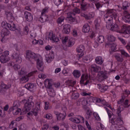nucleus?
<instances>
[{"label":"nucleus","mask_w":130,"mask_h":130,"mask_svg":"<svg viewBox=\"0 0 130 130\" xmlns=\"http://www.w3.org/2000/svg\"><path fill=\"white\" fill-rule=\"evenodd\" d=\"M25 58L27 60L30 62V64H34L35 61L37 60V68L42 72L43 71V61L41 59L38 58V56L35 53L31 50H27L25 53Z\"/></svg>","instance_id":"obj_1"},{"label":"nucleus","mask_w":130,"mask_h":130,"mask_svg":"<svg viewBox=\"0 0 130 130\" xmlns=\"http://www.w3.org/2000/svg\"><path fill=\"white\" fill-rule=\"evenodd\" d=\"M117 12L114 9H108L106 10V14L104 16V21H106V25H110L113 23L112 20L113 19L115 21H117L118 18H117Z\"/></svg>","instance_id":"obj_2"},{"label":"nucleus","mask_w":130,"mask_h":130,"mask_svg":"<svg viewBox=\"0 0 130 130\" xmlns=\"http://www.w3.org/2000/svg\"><path fill=\"white\" fill-rule=\"evenodd\" d=\"M33 96H30L28 102L24 104V107L22 112L20 114H26L28 111L31 110V108L34 107V103L32 102Z\"/></svg>","instance_id":"obj_3"},{"label":"nucleus","mask_w":130,"mask_h":130,"mask_svg":"<svg viewBox=\"0 0 130 130\" xmlns=\"http://www.w3.org/2000/svg\"><path fill=\"white\" fill-rule=\"evenodd\" d=\"M10 35H11V32H10V30H9L7 28H3L1 31V37H2L1 42H4V41H5V40H6Z\"/></svg>","instance_id":"obj_4"},{"label":"nucleus","mask_w":130,"mask_h":130,"mask_svg":"<svg viewBox=\"0 0 130 130\" xmlns=\"http://www.w3.org/2000/svg\"><path fill=\"white\" fill-rule=\"evenodd\" d=\"M15 50L16 51H14L12 55V57L14 59H15L16 62H18V63H21L22 62V58L21 57V56H20V55L19 54V49L16 47Z\"/></svg>","instance_id":"obj_5"},{"label":"nucleus","mask_w":130,"mask_h":130,"mask_svg":"<svg viewBox=\"0 0 130 130\" xmlns=\"http://www.w3.org/2000/svg\"><path fill=\"white\" fill-rule=\"evenodd\" d=\"M62 43H63V44L67 43V47H72L75 44V39L73 38L69 39L68 37H66L62 41Z\"/></svg>","instance_id":"obj_6"},{"label":"nucleus","mask_w":130,"mask_h":130,"mask_svg":"<svg viewBox=\"0 0 130 130\" xmlns=\"http://www.w3.org/2000/svg\"><path fill=\"white\" fill-rule=\"evenodd\" d=\"M106 28L112 31H118V29H119L117 24L113 25V22L110 24H106Z\"/></svg>","instance_id":"obj_7"},{"label":"nucleus","mask_w":130,"mask_h":130,"mask_svg":"<svg viewBox=\"0 0 130 130\" xmlns=\"http://www.w3.org/2000/svg\"><path fill=\"white\" fill-rule=\"evenodd\" d=\"M108 78V74H107L106 72H103V71H102L100 72V75L99 76L98 80L100 82H102L103 81H104L105 79H107Z\"/></svg>","instance_id":"obj_8"},{"label":"nucleus","mask_w":130,"mask_h":130,"mask_svg":"<svg viewBox=\"0 0 130 130\" xmlns=\"http://www.w3.org/2000/svg\"><path fill=\"white\" fill-rule=\"evenodd\" d=\"M54 113L56 115L57 120H63L66 118V114L60 113L55 111H54Z\"/></svg>","instance_id":"obj_9"},{"label":"nucleus","mask_w":130,"mask_h":130,"mask_svg":"<svg viewBox=\"0 0 130 130\" xmlns=\"http://www.w3.org/2000/svg\"><path fill=\"white\" fill-rule=\"evenodd\" d=\"M119 121H117V120H114V119L112 118L111 120V123L112 125L111 126V130H117V124H118Z\"/></svg>","instance_id":"obj_10"},{"label":"nucleus","mask_w":130,"mask_h":130,"mask_svg":"<svg viewBox=\"0 0 130 130\" xmlns=\"http://www.w3.org/2000/svg\"><path fill=\"white\" fill-rule=\"evenodd\" d=\"M24 17L27 22H32L33 21V15L30 12L25 11L24 12Z\"/></svg>","instance_id":"obj_11"},{"label":"nucleus","mask_w":130,"mask_h":130,"mask_svg":"<svg viewBox=\"0 0 130 130\" xmlns=\"http://www.w3.org/2000/svg\"><path fill=\"white\" fill-rule=\"evenodd\" d=\"M123 17V20L126 23H130V14L127 11H124Z\"/></svg>","instance_id":"obj_12"},{"label":"nucleus","mask_w":130,"mask_h":130,"mask_svg":"<svg viewBox=\"0 0 130 130\" xmlns=\"http://www.w3.org/2000/svg\"><path fill=\"white\" fill-rule=\"evenodd\" d=\"M48 38L53 42H58V41H59V39H58V38H57V37L52 32L49 33Z\"/></svg>","instance_id":"obj_13"},{"label":"nucleus","mask_w":130,"mask_h":130,"mask_svg":"<svg viewBox=\"0 0 130 130\" xmlns=\"http://www.w3.org/2000/svg\"><path fill=\"white\" fill-rule=\"evenodd\" d=\"M90 71L94 73H99L101 71V67L98 66L96 64H93L90 67Z\"/></svg>","instance_id":"obj_14"},{"label":"nucleus","mask_w":130,"mask_h":130,"mask_svg":"<svg viewBox=\"0 0 130 130\" xmlns=\"http://www.w3.org/2000/svg\"><path fill=\"white\" fill-rule=\"evenodd\" d=\"M85 50V47L83 45H80L79 47H78L76 48V51L77 52H78L79 53H81L79 55V57H82L83 55H84V53H83V51Z\"/></svg>","instance_id":"obj_15"},{"label":"nucleus","mask_w":130,"mask_h":130,"mask_svg":"<svg viewBox=\"0 0 130 130\" xmlns=\"http://www.w3.org/2000/svg\"><path fill=\"white\" fill-rule=\"evenodd\" d=\"M121 32L123 34H130V26L123 25L121 27Z\"/></svg>","instance_id":"obj_16"},{"label":"nucleus","mask_w":130,"mask_h":130,"mask_svg":"<svg viewBox=\"0 0 130 130\" xmlns=\"http://www.w3.org/2000/svg\"><path fill=\"white\" fill-rule=\"evenodd\" d=\"M63 31L64 34H69L71 32V25L70 24H65L63 27Z\"/></svg>","instance_id":"obj_17"},{"label":"nucleus","mask_w":130,"mask_h":130,"mask_svg":"<svg viewBox=\"0 0 130 130\" xmlns=\"http://www.w3.org/2000/svg\"><path fill=\"white\" fill-rule=\"evenodd\" d=\"M10 111H13V114L14 115H17V114H19L20 112H21V109L17 108L16 107H13L10 109Z\"/></svg>","instance_id":"obj_18"},{"label":"nucleus","mask_w":130,"mask_h":130,"mask_svg":"<svg viewBox=\"0 0 130 130\" xmlns=\"http://www.w3.org/2000/svg\"><path fill=\"white\" fill-rule=\"evenodd\" d=\"M39 111V108H35L33 109L32 111L27 113L28 115H35V116H37L38 115V112Z\"/></svg>","instance_id":"obj_19"},{"label":"nucleus","mask_w":130,"mask_h":130,"mask_svg":"<svg viewBox=\"0 0 130 130\" xmlns=\"http://www.w3.org/2000/svg\"><path fill=\"white\" fill-rule=\"evenodd\" d=\"M48 20H49V19L48 18V15H42L41 16L39 21H40L41 23H45V22H47Z\"/></svg>","instance_id":"obj_20"},{"label":"nucleus","mask_w":130,"mask_h":130,"mask_svg":"<svg viewBox=\"0 0 130 130\" xmlns=\"http://www.w3.org/2000/svg\"><path fill=\"white\" fill-rule=\"evenodd\" d=\"M9 56H4V55H2L0 56V61H1L2 63H6V62L9 61Z\"/></svg>","instance_id":"obj_21"},{"label":"nucleus","mask_w":130,"mask_h":130,"mask_svg":"<svg viewBox=\"0 0 130 130\" xmlns=\"http://www.w3.org/2000/svg\"><path fill=\"white\" fill-rule=\"evenodd\" d=\"M72 74L75 79H79L81 77V71L75 70L73 71Z\"/></svg>","instance_id":"obj_22"},{"label":"nucleus","mask_w":130,"mask_h":130,"mask_svg":"<svg viewBox=\"0 0 130 130\" xmlns=\"http://www.w3.org/2000/svg\"><path fill=\"white\" fill-rule=\"evenodd\" d=\"M53 58H54V57L53 56V54L51 53L49 54L48 55L46 56V60L47 62H51L53 60Z\"/></svg>","instance_id":"obj_23"},{"label":"nucleus","mask_w":130,"mask_h":130,"mask_svg":"<svg viewBox=\"0 0 130 130\" xmlns=\"http://www.w3.org/2000/svg\"><path fill=\"white\" fill-rule=\"evenodd\" d=\"M82 31L84 33H88L90 31V25L88 23L84 24L82 28Z\"/></svg>","instance_id":"obj_24"},{"label":"nucleus","mask_w":130,"mask_h":130,"mask_svg":"<svg viewBox=\"0 0 130 130\" xmlns=\"http://www.w3.org/2000/svg\"><path fill=\"white\" fill-rule=\"evenodd\" d=\"M25 88L26 89H27V90H29V91H30L32 92L35 88V86H34V84L32 83H28L27 84H26L25 85Z\"/></svg>","instance_id":"obj_25"},{"label":"nucleus","mask_w":130,"mask_h":130,"mask_svg":"<svg viewBox=\"0 0 130 130\" xmlns=\"http://www.w3.org/2000/svg\"><path fill=\"white\" fill-rule=\"evenodd\" d=\"M48 94L50 97L55 96V91H54V90L52 88H48Z\"/></svg>","instance_id":"obj_26"},{"label":"nucleus","mask_w":130,"mask_h":130,"mask_svg":"<svg viewBox=\"0 0 130 130\" xmlns=\"http://www.w3.org/2000/svg\"><path fill=\"white\" fill-rule=\"evenodd\" d=\"M114 57L117 61H118V62H122V61H123V58L122 57V56H121V55L120 54H117L116 55H115Z\"/></svg>","instance_id":"obj_27"},{"label":"nucleus","mask_w":130,"mask_h":130,"mask_svg":"<svg viewBox=\"0 0 130 130\" xmlns=\"http://www.w3.org/2000/svg\"><path fill=\"white\" fill-rule=\"evenodd\" d=\"M79 101H81V104L83 106H87L88 105V100H87V98L79 99Z\"/></svg>","instance_id":"obj_28"},{"label":"nucleus","mask_w":130,"mask_h":130,"mask_svg":"<svg viewBox=\"0 0 130 130\" xmlns=\"http://www.w3.org/2000/svg\"><path fill=\"white\" fill-rule=\"evenodd\" d=\"M121 108H120V106H119L117 110V113L118 115V116L119 118H117L116 120L117 121H120L121 120Z\"/></svg>","instance_id":"obj_29"},{"label":"nucleus","mask_w":130,"mask_h":130,"mask_svg":"<svg viewBox=\"0 0 130 130\" xmlns=\"http://www.w3.org/2000/svg\"><path fill=\"white\" fill-rule=\"evenodd\" d=\"M99 89L102 92H104L105 91H107L108 89V86H101V84H99Z\"/></svg>","instance_id":"obj_30"},{"label":"nucleus","mask_w":130,"mask_h":130,"mask_svg":"<svg viewBox=\"0 0 130 130\" xmlns=\"http://www.w3.org/2000/svg\"><path fill=\"white\" fill-rule=\"evenodd\" d=\"M103 61V58L101 56H98L95 58V62L98 64H102Z\"/></svg>","instance_id":"obj_31"},{"label":"nucleus","mask_w":130,"mask_h":130,"mask_svg":"<svg viewBox=\"0 0 130 130\" xmlns=\"http://www.w3.org/2000/svg\"><path fill=\"white\" fill-rule=\"evenodd\" d=\"M7 27L9 28L11 31H15L16 30V24L13 23L11 24L10 23L7 24Z\"/></svg>","instance_id":"obj_32"},{"label":"nucleus","mask_w":130,"mask_h":130,"mask_svg":"<svg viewBox=\"0 0 130 130\" xmlns=\"http://www.w3.org/2000/svg\"><path fill=\"white\" fill-rule=\"evenodd\" d=\"M130 4L127 2H124L122 4V10L125 11V10H127L128 7H129Z\"/></svg>","instance_id":"obj_33"},{"label":"nucleus","mask_w":130,"mask_h":130,"mask_svg":"<svg viewBox=\"0 0 130 130\" xmlns=\"http://www.w3.org/2000/svg\"><path fill=\"white\" fill-rule=\"evenodd\" d=\"M107 39L109 41L111 42H113L115 41L116 38L112 35H109L107 36Z\"/></svg>","instance_id":"obj_34"},{"label":"nucleus","mask_w":130,"mask_h":130,"mask_svg":"<svg viewBox=\"0 0 130 130\" xmlns=\"http://www.w3.org/2000/svg\"><path fill=\"white\" fill-rule=\"evenodd\" d=\"M74 13H75V14H80L81 13V10L78 8H75L73 9V12L71 13L72 16H75V14Z\"/></svg>","instance_id":"obj_35"},{"label":"nucleus","mask_w":130,"mask_h":130,"mask_svg":"<svg viewBox=\"0 0 130 130\" xmlns=\"http://www.w3.org/2000/svg\"><path fill=\"white\" fill-rule=\"evenodd\" d=\"M104 40H105V38L103 36H100L97 39V41L99 43H103L104 42Z\"/></svg>","instance_id":"obj_36"},{"label":"nucleus","mask_w":130,"mask_h":130,"mask_svg":"<svg viewBox=\"0 0 130 130\" xmlns=\"http://www.w3.org/2000/svg\"><path fill=\"white\" fill-rule=\"evenodd\" d=\"M85 80H88V75H85L83 74L81 76V79L80 80V83L81 84H84V81Z\"/></svg>","instance_id":"obj_37"},{"label":"nucleus","mask_w":130,"mask_h":130,"mask_svg":"<svg viewBox=\"0 0 130 130\" xmlns=\"http://www.w3.org/2000/svg\"><path fill=\"white\" fill-rule=\"evenodd\" d=\"M70 120L75 122V123H80V119L79 118H73L71 117L70 118Z\"/></svg>","instance_id":"obj_38"},{"label":"nucleus","mask_w":130,"mask_h":130,"mask_svg":"<svg viewBox=\"0 0 130 130\" xmlns=\"http://www.w3.org/2000/svg\"><path fill=\"white\" fill-rule=\"evenodd\" d=\"M49 8L48 7H45L42 9L41 11V15H46L47 13H48V11Z\"/></svg>","instance_id":"obj_39"},{"label":"nucleus","mask_w":130,"mask_h":130,"mask_svg":"<svg viewBox=\"0 0 130 130\" xmlns=\"http://www.w3.org/2000/svg\"><path fill=\"white\" fill-rule=\"evenodd\" d=\"M122 106L124 107V108H128V107H129L130 105H128V100H125V102H123Z\"/></svg>","instance_id":"obj_40"},{"label":"nucleus","mask_w":130,"mask_h":130,"mask_svg":"<svg viewBox=\"0 0 130 130\" xmlns=\"http://www.w3.org/2000/svg\"><path fill=\"white\" fill-rule=\"evenodd\" d=\"M64 21V17L61 16L58 17L57 19V24H61Z\"/></svg>","instance_id":"obj_41"},{"label":"nucleus","mask_w":130,"mask_h":130,"mask_svg":"<svg viewBox=\"0 0 130 130\" xmlns=\"http://www.w3.org/2000/svg\"><path fill=\"white\" fill-rule=\"evenodd\" d=\"M104 108L106 109V110L108 113L109 118H111V116H112V115H113V113H112V112L111 111L109 110L108 109V108H107L106 107H104Z\"/></svg>","instance_id":"obj_42"},{"label":"nucleus","mask_w":130,"mask_h":130,"mask_svg":"<svg viewBox=\"0 0 130 130\" xmlns=\"http://www.w3.org/2000/svg\"><path fill=\"white\" fill-rule=\"evenodd\" d=\"M20 81L23 83H26L29 81V78L27 76H24L20 78Z\"/></svg>","instance_id":"obj_43"},{"label":"nucleus","mask_w":130,"mask_h":130,"mask_svg":"<svg viewBox=\"0 0 130 130\" xmlns=\"http://www.w3.org/2000/svg\"><path fill=\"white\" fill-rule=\"evenodd\" d=\"M70 70L69 68H64V69L62 71V74H63V75H64V76H67L68 74H69Z\"/></svg>","instance_id":"obj_44"},{"label":"nucleus","mask_w":130,"mask_h":130,"mask_svg":"<svg viewBox=\"0 0 130 130\" xmlns=\"http://www.w3.org/2000/svg\"><path fill=\"white\" fill-rule=\"evenodd\" d=\"M1 87L2 89H9V88H10V86L6 85L3 81L1 82Z\"/></svg>","instance_id":"obj_45"},{"label":"nucleus","mask_w":130,"mask_h":130,"mask_svg":"<svg viewBox=\"0 0 130 130\" xmlns=\"http://www.w3.org/2000/svg\"><path fill=\"white\" fill-rule=\"evenodd\" d=\"M93 116L98 121H100V120H101V118H100V116H99L98 113L95 112L93 113Z\"/></svg>","instance_id":"obj_46"},{"label":"nucleus","mask_w":130,"mask_h":130,"mask_svg":"<svg viewBox=\"0 0 130 130\" xmlns=\"http://www.w3.org/2000/svg\"><path fill=\"white\" fill-rule=\"evenodd\" d=\"M23 33L24 35H28V33H29V27L28 26H25L23 28Z\"/></svg>","instance_id":"obj_47"},{"label":"nucleus","mask_w":130,"mask_h":130,"mask_svg":"<svg viewBox=\"0 0 130 130\" xmlns=\"http://www.w3.org/2000/svg\"><path fill=\"white\" fill-rule=\"evenodd\" d=\"M6 16L7 17V19H8V20H11V19L13 18V14H12V13H11V12H6Z\"/></svg>","instance_id":"obj_48"},{"label":"nucleus","mask_w":130,"mask_h":130,"mask_svg":"<svg viewBox=\"0 0 130 130\" xmlns=\"http://www.w3.org/2000/svg\"><path fill=\"white\" fill-rule=\"evenodd\" d=\"M80 95L78 92L73 93L72 95V99H78L79 98Z\"/></svg>","instance_id":"obj_49"},{"label":"nucleus","mask_w":130,"mask_h":130,"mask_svg":"<svg viewBox=\"0 0 130 130\" xmlns=\"http://www.w3.org/2000/svg\"><path fill=\"white\" fill-rule=\"evenodd\" d=\"M120 52L122 55H124V56H125L126 57H129V55H128L124 50H122Z\"/></svg>","instance_id":"obj_50"},{"label":"nucleus","mask_w":130,"mask_h":130,"mask_svg":"<svg viewBox=\"0 0 130 130\" xmlns=\"http://www.w3.org/2000/svg\"><path fill=\"white\" fill-rule=\"evenodd\" d=\"M45 84H48V88H51L52 85L51 84V82H50V80L49 79H46L45 81Z\"/></svg>","instance_id":"obj_51"},{"label":"nucleus","mask_w":130,"mask_h":130,"mask_svg":"<svg viewBox=\"0 0 130 130\" xmlns=\"http://www.w3.org/2000/svg\"><path fill=\"white\" fill-rule=\"evenodd\" d=\"M0 116L2 118L6 117V112H5V111H3L2 109H0Z\"/></svg>","instance_id":"obj_52"},{"label":"nucleus","mask_w":130,"mask_h":130,"mask_svg":"<svg viewBox=\"0 0 130 130\" xmlns=\"http://www.w3.org/2000/svg\"><path fill=\"white\" fill-rule=\"evenodd\" d=\"M63 2V0H54V3L56 6H59Z\"/></svg>","instance_id":"obj_53"},{"label":"nucleus","mask_w":130,"mask_h":130,"mask_svg":"<svg viewBox=\"0 0 130 130\" xmlns=\"http://www.w3.org/2000/svg\"><path fill=\"white\" fill-rule=\"evenodd\" d=\"M112 51H115L116 50V45L115 44H113L110 46Z\"/></svg>","instance_id":"obj_54"},{"label":"nucleus","mask_w":130,"mask_h":130,"mask_svg":"<svg viewBox=\"0 0 130 130\" xmlns=\"http://www.w3.org/2000/svg\"><path fill=\"white\" fill-rule=\"evenodd\" d=\"M18 130H26V125L22 124L19 126Z\"/></svg>","instance_id":"obj_55"},{"label":"nucleus","mask_w":130,"mask_h":130,"mask_svg":"<svg viewBox=\"0 0 130 130\" xmlns=\"http://www.w3.org/2000/svg\"><path fill=\"white\" fill-rule=\"evenodd\" d=\"M81 9L82 11H86V10H87V4H81Z\"/></svg>","instance_id":"obj_56"},{"label":"nucleus","mask_w":130,"mask_h":130,"mask_svg":"<svg viewBox=\"0 0 130 130\" xmlns=\"http://www.w3.org/2000/svg\"><path fill=\"white\" fill-rule=\"evenodd\" d=\"M13 68L15 71H18V70H20V69H21V66L18 64H15L13 66Z\"/></svg>","instance_id":"obj_57"},{"label":"nucleus","mask_w":130,"mask_h":130,"mask_svg":"<svg viewBox=\"0 0 130 130\" xmlns=\"http://www.w3.org/2000/svg\"><path fill=\"white\" fill-rule=\"evenodd\" d=\"M73 82V80H68L67 81H66L67 84H68L69 85L71 86V87H72V86H74V84H76L75 82H74L73 84H72Z\"/></svg>","instance_id":"obj_58"},{"label":"nucleus","mask_w":130,"mask_h":130,"mask_svg":"<svg viewBox=\"0 0 130 130\" xmlns=\"http://www.w3.org/2000/svg\"><path fill=\"white\" fill-rule=\"evenodd\" d=\"M124 101V99L122 98L121 99H120L119 101L117 102V104H118L119 105L122 106V104H123Z\"/></svg>","instance_id":"obj_59"},{"label":"nucleus","mask_w":130,"mask_h":130,"mask_svg":"<svg viewBox=\"0 0 130 130\" xmlns=\"http://www.w3.org/2000/svg\"><path fill=\"white\" fill-rule=\"evenodd\" d=\"M82 96H88V98H90V95H91V93H87L85 91L82 92Z\"/></svg>","instance_id":"obj_60"},{"label":"nucleus","mask_w":130,"mask_h":130,"mask_svg":"<svg viewBox=\"0 0 130 130\" xmlns=\"http://www.w3.org/2000/svg\"><path fill=\"white\" fill-rule=\"evenodd\" d=\"M94 25H95V27L96 29H97V28H98L100 26V24L98 22V20H95L94 21Z\"/></svg>","instance_id":"obj_61"},{"label":"nucleus","mask_w":130,"mask_h":130,"mask_svg":"<svg viewBox=\"0 0 130 130\" xmlns=\"http://www.w3.org/2000/svg\"><path fill=\"white\" fill-rule=\"evenodd\" d=\"M118 39L121 42V43H122L123 45H125V44H126V42H125V40L122 39V38L119 37Z\"/></svg>","instance_id":"obj_62"},{"label":"nucleus","mask_w":130,"mask_h":130,"mask_svg":"<svg viewBox=\"0 0 130 130\" xmlns=\"http://www.w3.org/2000/svg\"><path fill=\"white\" fill-rule=\"evenodd\" d=\"M48 127H49V125L44 124L42 127V129L43 130H47V129H48Z\"/></svg>","instance_id":"obj_63"},{"label":"nucleus","mask_w":130,"mask_h":130,"mask_svg":"<svg viewBox=\"0 0 130 130\" xmlns=\"http://www.w3.org/2000/svg\"><path fill=\"white\" fill-rule=\"evenodd\" d=\"M78 127L79 130H86V128L83 127L81 125H78Z\"/></svg>","instance_id":"obj_64"}]
</instances>
